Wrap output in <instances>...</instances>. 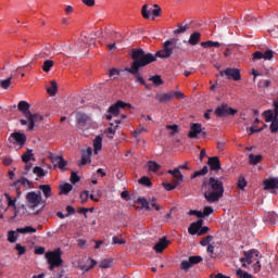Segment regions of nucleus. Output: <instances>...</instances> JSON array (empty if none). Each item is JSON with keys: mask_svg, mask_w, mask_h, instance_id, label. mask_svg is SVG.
Wrapping results in <instances>:
<instances>
[{"mask_svg": "<svg viewBox=\"0 0 278 278\" xmlns=\"http://www.w3.org/2000/svg\"><path fill=\"white\" fill-rule=\"evenodd\" d=\"M130 58L132 60V63L130 67H126L127 73H130V75L135 76L137 84L149 88V85H147L144 78L140 76V68H144V66H149V64L155 62V56H153V53L147 52L142 48H138L131 50Z\"/></svg>", "mask_w": 278, "mask_h": 278, "instance_id": "1", "label": "nucleus"}, {"mask_svg": "<svg viewBox=\"0 0 278 278\" xmlns=\"http://www.w3.org/2000/svg\"><path fill=\"white\" fill-rule=\"evenodd\" d=\"M202 190L204 192V199L207 203H218L225 194V186L218 178L210 177L208 180L202 182Z\"/></svg>", "mask_w": 278, "mask_h": 278, "instance_id": "2", "label": "nucleus"}, {"mask_svg": "<svg viewBox=\"0 0 278 278\" xmlns=\"http://www.w3.org/2000/svg\"><path fill=\"white\" fill-rule=\"evenodd\" d=\"M182 51L184 49L181 48L179 39L170 38L163 42L162 49L156 51L153 58H155V62H157V58H161V60H168V58H173V55L174 58H179Z\"/></svg>", "mask_w": 278, "mask_h": 278, "instance_id": "3", "label": "nucleus"}, {"mask_svg": "<svg viewBox=\"0 0 278 278\" xmlns=\"http://www.w3.org/2000/svg\"><path fill=\"white\" fill-rule=\"evenodd\" d=\"M46 260H48L49 270L60 268L64 261H62V250L58 249L46 253Z\"/></svg>", "mask_w": 278, "mask_h": 278, "instance_id": "4", "label": "nucleus"}, {"mask_svg": "<svg viewBox=\"0 0 278 278\" xmlns=\"http://www.w3.org/2000/svg\"><path fill=\"white\" fill-rule=\"evenodd\" d=\"M168 174L173 175L174 177L173 185H170V182H163V188H165L167 192H170V190H175V188H177L178 185L184 181V175L181 174L179 168H175L174 170L169 169Z\"/></svg>", "mask_w": 278, "mask_h": 278, "instance_id": "5", "label": "nucleus"}, {"mask_svg": "<svg viewBox=\"0 0 278 278\" xmlns=\"http://www.w3.org/2000/svg\"><path fill=\"white\" fill-rule=\"evenodd\" d=\"M126 108L128 110H131V104L118 100L116 103L109 108V114H106V119L112 121V116H118V114H121V110H126Z\"/></svg>", "mask_w": 278, "mask_h": 278, "instance_id": "6", "label": "nucleus"}, {"mask_svg": "<svg viewBox=\"0 0 278 278\" xmlns=\"http://www.w3.org/2000/svg\"><path fill=\"white\" fill-rule=\"evenodd\" d=\"M26 203L29 210H36L42 203V193L40 191L38 193L36 191L28 192L26 194Z\"/></svg>", "mask_w": 278, "mask_h": 278, "instance_id": "7", "label": "nucleus"}, {"mask_svg": "<svg viewBox=\"0 0 278 278\" xmlns=\"http://www.w3.org/2000/svg\"><path fill=\"white\" fill-rule=\"evenodd\" d=\"M76 125L78 129L86 131V129H90L92 127V118H90V116H88L86 113H77Z\"/></svg>", "mask_w": 278, "mask_h": 278, "instance_id": "8", "label": "nucleus"}, {"mask_svg": "<svg viewBox=\"0 0 278 278\" xmlns=\"http://www.w3.org/2000/svg\"><path fill=\"white\" fill-rule=\"evenodd\" d=\"M9 142L11 144H16L17 147H25V142H27V135L21 132V131H15L10 135L9 137Z\"/></svg>", "mask_w": 278, "mask_h": 278, "instance_id": "9", "label": "nucleus"}, {"mask_svg": "<svg viewBox=\"0 0 278 278\" xmlns=\"http://www.w3.org/2000/svg\"><path fill=\"white\" fill-rule=\"evenodd\" d=\"M220 77H227V79H232L233 81H240L242 79V75H240V70L227 67L224 71L219 72Z\"/></svg>", "mask_w": 278, "mask_h": 278, "instance_id": "10", "label": "nucleus"}, {"mask_svg": "<svg viewBox=\"0 0 278 278\" xmlns=\"http://www.w3.org/2000/svg\"><path fill=\"white\" fill-rule=\"evenodd\" d=\"M238 114V110L231 109L228 104H222L215 110V115L219 118L225 116H236Z\"/></svg>", "mask_w": 278, "mask_h": 278, "instance_id": "11", "label": "nucleus"}, {"mask_svg": "<svg viewBox=\"0 0 278 278\" xmlns=\"http://www.w3.org/2000/svg\"><path fill=\"white\" fill-rule=\"evenodd\" d=\"M199 134H202L203 138H205V128H203L199 123L191 124L189 138H197Z\"/></svg>", "mask_w": 278, "mask_h": 278, "instance_id": "12", "label": "nucleus"}, {"mask_svg": "<svg viewBox=\"0 0 278 278\" xmlns=\"http://www.w3.org/2000/svg\"><path fill=\"white\" fill-rule=\"evenodd\" d=\"M28 121V131H34V127H36V123H40V121H42V115L40 114H29L27 117Z\"/></svg>", "mask_w": 278, "mask_h": 278, "instance_id": "13", "label": "nucleus"}, {"mask_svg": "<svg viewBox=\"0 0 278 278\" xmlns=\"http://www.w3.org/2000/svg\"><path fill=\"white\" fill-rule=\"evenodd\" d=\"M51 162L54 166H58L60 170H66V166H68V162L64 160V156H51Z\"/></svg>", "mask_w": 278, "mask_h": 278, "instance_id": "14", "label": "nucleus"}, {"mask_svg": "<svg viewBox=\"0 0 278 278\" xmlns=\"http://www.w3.org/2000/svg\"><path fill=\"white\" fill-rule=\"evenodd\" d=\"M244 257H242L240 260L242 267L247 268V264H253V255H256L257 257V251L253 250V251H248V252H243Z\"/></svg>", "mask_w": 278, "mask_h": 278, "instance_id": "15", "label": "nucleus"}, {"mask_svg": "<svg viewBox=\"0 0 278 278\" xmlns=\"http://www.w3.org/2000/svg\"><path fill=\"white\" fill-rule=\"evenodd\" d=\"M263 220L267 225H277L278 216L275 212H266L263 216Z\"/></svg>", "mask_w": 278, "mask_h": 278, "instance_id": "16", "label": "nucleus"}, {"mask_svg": "<svg viewBox=\"0 0 278 278\" xmlns=\"http://www.w3.org/2000/svg\"><path fill=\"white\" fill-rule=\"evenodd\" d=\"M170 244V241L166 240V237H163L159 240V242L153 247L156 253H164V249H166Z\"/></svg>", "mask_w": 278, "mask_h": 278, "instance_id": "17", "label": "nucleus"}, {"mask_svg": "<svg viewBox=\"0 0 278 278\" xmlns=\"http://www.w3.org/2000/svg\"><path fill=\"white\" fill-rule=\"evenodd\" d=\"M207 164L210 166L211 170H215L217 173V170H220V159L218 156H211L208 157Z\"/></svg>", "mask_w": 278, "mask_h": 278, "instance_id": "18", "label": "nucleus"}, {"mask_svg": "<svg viewBox=\"0 0 278 278\" xmlns=\"http://www.w3.org/2000/svg\"><path fill=\"white\" fill-rule=\"evenodd\" d=\"M31 108V104H29L27 101H20L17 104L18 112H22L24 114L25 118L31 113L29 109Z\"/></svg>", "mask_w": 278, "mask_h": 278, "instance_id": "19", "label": "nucleus"}, {"mask_svg": "<svg viewBox=\"0 0 278 278\" xmlns=\"http://www.w3.org/2000/svg\"><path fill=\"white\" fill-rule=\"evenodd\" d=\"M201 227H203V219H199L198 222L192 223L188 228V232L190 236H197Z\"/></svg>", "mask_w": 278, "mask_h": 278, "instance_id": "20", "label": "nucleus"}, {"mask_svg": "<svg viewBox=\"0 0 278 278\" xmlns=\"http://www.w3.org/2000/svg\"><path fill=\"white\" fill-rule=\"evenodd\" d=\"M155 99L159 101V103H168V101H173V91L167 93H159L155 96Z\"/></svg>", "mask_w": 278, "mask_h": 278, "instance_id": "21", "label": "nucleus"}, {"mask_svg": "<svg viewBox=\"0 0 278 278\" xmlns=\"http://www.w3.org/2000/svg\"><path fill=\"white\" fill-rule=\"evenodd\" d=\"M200 42H201V33L193 31L188 39V45H190L191 47H197V45H199Z\"/></svg>", "mask_w": 278, "mask_h": 278, "instance_id": "22", "label": "nucleus"}, {"mask_svg": "<svg viewBox=\"0 0 278 278\" xmlns=\"http://www.w3.org/2000/svg\"><path fill=\"white\" fill-rule=\"evenodd\" d=\"M4 197H5L7 202H8V207H13V210L15 212L14 217L18 216V207H16L17 199L16 198L12 199V197H10V193H4Z\"/></svg>", "mask_w": 278, "mask_h": 278, "instance_id": "23", "label": "nucleus"}, {"mask_svg": "<svg viewBox=\"0 0 278 278\" xmlns=\"http://www.w3.org/2000/svg\"><path fill=\"white\" fill-rule=\"evenodd\" d=\"M97 266V261L92 258H87L86 263L84 265H80V269L85 273H88V270H91V268H94Z\"/></svg>", "mask_w": 278, "mask_h": 278, "instance_id": "24", "label": "nucleus"}, {"mask_svg": "<svg viewBox=\"0 0 278 278\" xmlns=\"http://www.w3.org/2000/svg\"><path fill=\"white\" fill-rule=\"evenodd\" d=\"M14 186L17 190V197H21V191L18 190V188H21V186H31V181H29V179L23 177L20 180H16L14 182Z\"/></svg>", "mask_w": 278, "mask_h": 278, "instance_id": "25", "label": "nucleus"}, {"mask_svg": "<svg viewBox=\"0 0 278 278\" xmlns=\"http://www.w3.org/2000/svg\"><path fill=\"white\" fill-rule=\"evenodd\" d=\"M47 92L50 97H55V94H58V83H55V80H51L50 87L47 88Z\"/></svg>", "mask_w": 278, "mask_h": 278, "instance_id": "26", "label": "nucleus"}, {"mask_svg": "<svg viewBox=\"0 0 278 278\" xmlns=\"http://www.w3.org/2000/svg\"><path fill=\"white\" fill-rule=\"evenodd\" d=\"M102 148H103V138L101 136H98L93 140L94 153H97L98 151H101Z\"/></svg>", "mask_w": 278, "mask_h": 278, "instance_id": "27", "label": "nucleus"}, {"mask_svg": "<svg viewBox=\"0 0 278 278\" xmlns=\"http://www.w3.org/2000/svg\"><path fill=\"white\" fill-rule=\"evenodd\" d=\"M208 170L210 168L207 167V165H204L202 169L193 173V175L191 176V179H197V177H203L207 175Z\"/></svg>", "mask_w": 278, "mask_h": 278, "instance_id": "28", "label": "nucleus"}, {"mask_svg": "<svg viewBox=\"0 0 278 278\" xmlns=\"http://www.w3.org/2000/svg\"><path fill=\"white\" fill-rule=\"evenodd\" d=\"M39 190L43 192V195L46 199H49V197H52L53 192L51 191V186L50 185H40Z\"/></svg>", "mask_w": 278, "mask_h": 278, "instance_id": "29", "label": "nucleus"}, {"mask_svg": "<svg viewBox=\"0 0 278 278\" xmlns=\"http://www.w3.org/2000/svg\"><path fill=\"white\" fill-rule=\"evenodd\" d=\"M264 116H265V123H273V121L278 119L277 118V114L273 113V111L268 110L264 112Z\"/></svg>", "mask_w": 278, "mask_h": 278, "instance_id": "30", "label": "nucleus"}, {"mask_svg": "<svg viewBox=\"0 0 278 278\" xmlns=\"http://www.w3.org/2000/svg\"><path fill=\"white\" fill-rule=\"evenodd\" d=\"M60 194H68L73 190V185L65 182L60 186Z\"/></svg>", "mask_w": 278, "mask_h": 278, "instance_id": "31", "label": "nucleus"}, {"mask_svg": "<svg viewBox=\"0 0 278 278\" xmlns=\"http://www.w3.org/2000/svg\"><path fill=\"white\" fill-rule=\"evenodd\" d=\"M148 170L150 173H157L160 170V164H157L155 161H149Z\"/></svg>", "mask_w": 278, "mask_h": 278, "instance_id": "32", "label": "nucleus"}, {"mask_svg": "<svg viewBox=\"0 0 278 278\" xmlns=\"http://www.w3.org/2000/svg\"><path fill=\"white\" fill-rule=\"evenodd\" d=\"M30 160L36 161V159L34 157V154L31 153V150H27L23 155H22V162H24L25 164H28V162Z\"/></svg>", "mask_w": 278, "mask_h": 278, "instance_id": "33", "label": "nucleus"}, {"mask_svg": "<svg viewBox=\"0 0 278 278\" xmlns=\"http://www.w3.org/2000/svg\"><path fill=\"white\" fill-rule=\"evenodd\" d=\"M249 160L252 166H256V164H260V162H262V155L250 154Z\"/></svg>", "mask_w": 278, "mask_h": 278, "instance_id": "34", "label": "nucleus"}, {"mask_svg": "<svg viewBox=\"0 0 278 278\" xmlns=\"http://www.w3.org/2000/svg\"><path fill=\"white\" fill-rule=\"evenodd\" d=\"M136 203L141 205L143 210H151V206L149 205V200H147V198H138Z\"/></svg>", "mask_w": 278, "mask_h": 278, "instance_id": "35", "label": "nucleus"}, {"mask_svg": "<svg viewBox=\"0 0 278 278\" xmlns=\"http://www.w3.org/2000/svg\"><path fill=\"white\" fill-rule=\"evenodd\" d=\"M190 29V26L188 24L186 25H178V28L174 30L175 36H179V34H186Z\"/></svg>", "mask_w": 278, "mask_h": 278, "instance_id": "36", "label": "nucleus"}, {"mask_svg": "<svg viewBox=\"0 0 278 278\" xmlns=\"http://www.w3.org/2000/svg\"><path fill=\"white\" fill-rule=\"evenodd\" d=\"M17 233H36V228L31 226H26L24 228H17Z\"/></svg>", "mask_w": 278, "mask_h": 278, "instance_id": "37", "label": "nucleus"}, {"mask_svg": "<svg viewBox=\"0 0 278 278\" xmlns=\"http://www.w3.org/2000/svg\"><path fill=\"white\" fill-rule=\"evenodd\" d=\"M11 84H12V75L7 79L0 80V88H3V90H8Z\"/></svg>", "mask_w": 278, "mask_h": 278, "instance_id": "38", "label": "nucleus"}, {"mask_svg": "<svg viewBox=\"0 0 278 278\" xmlns=\"http://www.w3.org/2000/svg\"><path fill=\"white\" fill-rule=\"evenodd\" d=\"M53 64H55L52 60H46L42 65V71L45 73H49L51 68H53Z\"/></svg>", "mask_w": 278, "mask_h": 278, "instance_id": "39", "label": "nucleus"}, {"mask_svg": "<svg viewBox=\"0 0 278 278\" xmlns=\"http://www.w3.org/2000/svg\"><path fill=\"white\" fill-rule=\"evenodd\" d=\"M141 15L143 16V18L149 20L151 18V10H149V5L144 4L141 8Z\"/></svg>", "mask_w": 278, "mask_h": 278, "instance_id": "40", "label": "nucleus"}, {"mask_svg": "<svg viewBox=\"0 0 278 278\" xmlns=\"http://www.w3.org/2000/svg\"><path fill=\"white\" fill-rule=\"evenodd\" d=\"M150 81H152L154 86H162L164 84V80H162V76L160 75H154L150 77Z\"/></svg>", "mask_w": 278, "mask_h": 278, "instance_id": "41", "label": "nucleus"}, {"mask_svg": "<svg viewBox=\"0 0 278 278\" xmlns=\"http://www.w3.org/2000/svg\"><path fill=\"white\" fill-rule=\"evenodd\" d=\"M213 240H214V236L208 235L200 241V244L201 247H210V242H212Z\"/></svg>", "mask_w": 278, "mask_h": 278, "instance_id": "42", "label": "nucleus"}, {"mask_svg": "<svg viewBox=\"0 0 278 278\" xmlns=\"http://www.w3.org/2000/svg\"><path fill=\"white\" fill-rule=\"evenodd\" d=\"M189 262H190L191 266H194L197 264H201V262H203V257L199 256V255L190 256Z\"/></svg>", "mask_w": 278, "mask_h": 278, "instance_id": "43", "label": "nucleus"}, {"mask_svg": "<svg viewBox=\"0 0 278 278\" xmlns=\"http://www.w3.org/2000/svg\"><path fill=\"white\" fill-rule=\"evenodd\" d=\"M15 251H17V255H18V256L25 255V253H27V248L21 245V243H16V244H15Z\"/></svg>", "mask_w": 278, "mask_h": 278, "instance_id": "44", "label": "nucleus"}, {"mask_svg": "<svg viewBox=\"0 0 278 278\" xmlns=\"http://www.w3.org/2000/svg\"><path fill=\"white\" fill-rule=\"evenodd\" d=\"M139 184H141V186H146L147 188H151L152 184H151V179L147 176H143L139 179Z\"/></svg>", "mask_w": 278, "mask_h": 278, "instance_id": "45", "label": "nucleus"}, {"mask_svg": "<svg viewBox=\"0 0 278 278\" xmlns=\"http://www.w3.org/2000/svg\"><path fill=\"white\" fill-rule=\"evenodd\" d=\"M17 238H18V235H16V231L10 230V231L8 232V240H9L11 243L16 242Z\"/></svg>", "mask_w": 278, "mask_h": 278, "instance_id": "46", "label": "nucleus"}, {"mask_svg": "<svg viewBox=\"0 0 278 278\" xmlns=\"http://www.w3.org/2000/svg\"><path fill=\"white\" fill-rule=\"evenodd\" d=\"M236 275H237V277H240V278H253V275H251L248 271H244L242 269H238L236 271Z\"/></svg>", "mask_w": 278, "mask_h": 278, "instance_id": "47", "label": "nucleus"}, {"mask_svg": "<svg viewBox=\"0 0 278 278\" xmlns=\"http://www.w3.org/2000/svg\"><path fill=\"white\" fill-rule=\"evenodd\" d=\"M180 268L181 270H190V268H192V263H190V258L188 261H182L180 264Z\"/></svg>", "mask_w": 278, "mask_h": 278, "instance_id": "48", "label": "nucleus"}, {"mask_svg": "<svg viewBox=\"0 0 278 278\" xmlns=\"http://www.w3.org/2000/svg\"><path fill=\"white\" fill-rule=\"evenodd\" d=\"M153 10H152V14L154 16V18H157V16L162 15V8H160L157 4L153 5Z\"/></svg>", "mask_w": 278, "mask_h": 278, "instance_id": "49", "label": "nucleus"}, {"mask_svg": "<svg viewBox=\"0 0 278 278\" xmlns=\"http://www.w3.org/2000/svg\"><path fill=\"white\" fill-rule=\"evenodd\" d=\"M33 173L39 177H45V169L40 166L34 167Z\"/></svg>", "mask_w": 278, "mask_h": 278, "instance_id": "50", "label": "nucleus"}, {"mask_svg": "<svg viewBox=\"0 0 278 278\" xmlns=\"http://www.w3.org/2000/svg\"><path fill=\"white\" fill-rule=\"evenodd\" d=\"M166 129H169L170 136H175L179 131V126L178 125H167Z\"/></svg>", "mask_w": 278, "mask_h": 278, "instance_id": "51", "label": "nucleus"}, {"mask_svg": "<svg viewBox=\"0 0 278 278\" xmlns=\"http://www.w3.org/2000/svg\"><path fill=\"white\" fill-rule=\"evenodd\" d=\"M269 129L273 134H277L278 131V118L274 119L269 126Z\"/></svg>", "mask_w": 278, "mask_h": 278, "instance_id": "52", "label": "nucleus"}, {"mask_svg": "<svg viewBox=\"0 0 278 278\" xmlns=\"http://www.w3.org/2000/svg\"><path fill=\"white\" fill-rule=\"evenodd\" d=\"M202 214L204 218H207V216H210L211 214H214V208L212 206H205Z\"/></svg>", "mask_w": 278, "mask_h": 278, "instance_id": "53", "label": "nucleus"}, {"mask_svg": "<svg viewBox=\"0 0 278 278\" xmlns=\"http://www.w3.org/2000/svg\"><path fill=\"white\" fill-rule=\"evenodd\" d=\"M189 216H197L198 218H204L203 211L191 210Z\"/></svg>", "mask_w": 278, "mask_h": 278, "instance_id": "54", "label": "nucleus"}, {"mask_svg": "<svg viewBox=\"0 0 278 278\" xmlns=\"http://www.w3.org/2000/svg\"><path fill=\"white\" fill-rule=\"evenodd\" d=\"M263 55V60H273V58H275V52L273 50H266Z\"/></svg>", "mask_w": 278, "mask_h": 278, "instance_id": "55", "label": "nucleus"}, {"mask_svg": "<svg viewBox=\"0 0 278 278\" xmlns=\"http://www.w3.org/2000/svg\"><path fill=\"white\" fill-rule=\"evenodd\" d=\"M112 264V260L110 258H104L103 261H101L100 263V268H110Z\"/></svg>", "mask_w": 278, "mask_h": 278, "instance_id": "56", "label": "nucleus"}, {"mask_svg": "<svg viewBox=\"0 0 278 278\" xmlns=\"http://www.w3.org/2000/svg\"><path fill=\"white\" fill-rule=\"evenodd\" d=\"M238 188L240 190H244V188H247V179H244L242 176L238 180Z\"/></svg>", "mask_w": 278, "mask_h": 278, "instance_id": "57", "label": "nucleus"}, {"mask_svg": "<svg viewBox=\"0 0 278 278\" xmlns=\"http://www.w3.org/2000/svg\"><path fill=\"white\" fill-rule=\"evenodd\" d=\"M88 197H89V191H83L81 193H80V203H81V205H84V204H86L87 203V201H88Z\"/></svg>", "mask_w": 278, "mask_h": 278, "instance_id": "58", "label": "nucleus"}, {"mask_svg": "<svg viewBox=\"0 0 278 278\" xmlns=\"http://www.w3.org/2000/svg\"><path fill=\"white\" fill-rule=\"evenodd\" d=\"M79 180L80 178L77 176V172H72L70 177L71 184H78Z\"/></svg>", "mask_w": 278, "mask_h": 278, "instance_id": "59", "label": "nucleus"}, {"mask_svg": "<svg viewBox=\"0 0 278 278\" xmlns=\"http://www.w3.org/2000/svg\"><path fill=\"white\" fill-rule=\"evenodd\" d=\"M90 162V156L88 154H81V161H80V166H86Z\"/></svg>", "mask_w": 278, "mask_h": 278, "instance_id": "60", "label": "nucleus"}, {"mask_svg": "<svg viewBox=\"0 0 278 278\" xmlns=\"http://www.w3.org/2000/svg\"><path fill=\"white\" fill-rule=\"evenodd\" d=\"M115 124L116 126L113 128V127H109L108 128V134H111V135H114L116 134V127H118V125H121V121L119 119H116L115 121Z\"/></svg>", "mask_w": 278, "mask_h": 278, "instance_id": "61", "label": "nucleus"}, {"mask_svg": "<svg viewBox=\"0 0 278 278\" xmlns=\"http://www.w3.org/2000/svg\"><path fill=\"white\" fill-rule=\"evenodd\" d=\"M45 247H38L35 249V255H45Z\"/></svg>", "mask_w": 278, "mask_h": 278, "instance_id": "62", "label": "nucleus"}, {"mask_svg": "<svg viewBox=\"0 0 278 278\" xmlns=\"http://www.w3.org/2000/svg\"><path fill=\"white\" fill-rule=\"evenodd\" d=\"M253 60H264V53L260 51L254 52Z\"/></svg>", "mask_w": 278, "mask_h": 278, "instance_id": "63", "label": "nucleus"}, {"mask_svg": "<svg viewBox=\"0 0 278 278\" xmlns=\"http://www.w3.org/2000/svg\"><path fill=\"white\" fill-rule=\"evenodd\" d=\"M113 244H125V240L119 239L118 237H113Z\"/></svg>", "mask_w": 278, "mask_h": 278, "instance_id": "64", "label": "nucleus"}]
</instances>
